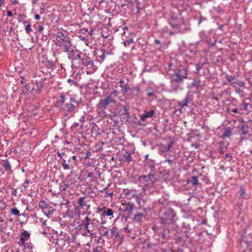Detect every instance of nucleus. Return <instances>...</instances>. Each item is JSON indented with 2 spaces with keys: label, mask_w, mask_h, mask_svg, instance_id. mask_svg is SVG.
I'll list each match as a JSON object with an SVG mask.
<instances>
[{
  "label": "nucleus",
  "mask_w": 252,
  "mask_h": 252,
  "mask_svg": "<svg viewBox=\"0 0 252 252\" xmlns=\"http://www.w3.org/2000/svg\"><path fill=\"white\" fill-rule=\"evenodd\" d=\"M173 63H168V66L170 70H173L174 72L169 74L170 79V86L173 91L182 89V85L184 83V80L188 78V69L183 65H180L175 68H172Z\"/></svg>",
  "instance_id": "1"
},
{
  "label": "nucleus",
  "mask_w": 252,
  "mask_h": 252,
  "mask_svg": "<svg viewBox=\"0 0 252 252\" xmlns=\"http://www.w3.org/2000/svg\"><path fill=\"white\" fill-rule=\"evenodd\" d=\"M162 10L164 12L163 17L168 19L169 25L174 31V32L169 31L168 34L169 35H173L177 33L182 34L186 32L188 29L185 23L184 19L181 16L180 14H171L170 17H169L168 13L169 12L170 13L171 12L165 7L163 8Z\"/></svg>",
  "instance_id": "2"
},
{
  "label": "nucleus",
  "mask_w": 252,
  "mask_h": 252,
  "mask_svg": "<svg viewBox=\"0 0 252 252\" xmlns=\"http://www.w3.org/2000/svg\"><path fill=\"white\" fill-rule=\"evenodd\" d=\"M176 212L171 208L161 211L159 222L162 228L168 232H176L178 225L176 223Z\"/></svg>",
  "instance_id": "3"
},
{
  "label": "nucleus",
  "mask_w": 252,
  "mask_h": 252,
  "mask_svg": "<svg viewBox=\"0 0 252 252\" xmlns=\"http://www.w3.org/2000/svg\"><path fill=\"white\" fill-rule=\"evenodd\" d=\"M80 102L76 101L75 98L70 97L69 101L65 103L61 109L64 112V116L67 117L69 115L71 116L74 114Z\"/></svg>",
  "instance_id": "4"
},
{
  "label": "nucleus",
  "mask_w": 252,
  "mask_h": 252,
  "mask_svg": "<svg viewBox=\"0 0 252 252\" xmlns=\"http://www.w3.org/2000/svg\"><path fill=\"white\" fill-rule=\"evenodd\" d=\"M139 182L143 185V191L144 192L148 189L154 186L156 181L154 173L150 172L148 175H141L138 178Z\"/></svg>",
  "instance_id": "5"
},
{
  "label": "nucleus",
  "mask_w": 252,
  "mask_h": 252,
  "mask_svg": "<svg viewBox=\"0 0 252 252\" xmlns=\"http://www.w3.org/2000/svg\"><path fill=\"white\" fill-rule=\"evenodd\" d=\"M118 95V92L114 90L109 94H106L103 98L100 99L97 104L99 108L105 109L111 103L115 104L117 102L115 97Z\"/></svg>",
  "instance_id": "6"
},
{
  "label": "nucleus",
  "mask_w": 252,
  "mask_h": 252,
  "mask_svg": "<svg viewBox=\"0 0 252 252\" xmlns=\"http://www.w3.org/2000/svg\"><path fill=\"white\" fill-rule=\"evenodd\" d=\"M194 220L193 219H187L182 223L181 232L184 234L187 238H189V233L190 231L195 228Z\"/></svg>",
  "instance_id": "7"
},
{
  "label": "nucleus",
  "mask_w": 252,
  "mask_h": 252,
  "mask_svg": "<svg viewBox=\"0 0 252 252\" xmlns=\"http://www.w3.org/2000/svg\"><path fill=\"white\" fill-rule=\"evenodd\" d=\"M55 45L58 47L56 51L59 54L63 52H65L68 54L72 49V43L71 39H70L66 41L65 40L63 42L62 41L58 42V44Z\"/></svg>",
  "instance_id": "8"
},
{
  "label": "nucleus",
  "mask_w": 252,
  "mask_h": 252,
  "mask_svg": "<svg viewBox=\"0 0 252 252\" xmlns=\"http://www.w3.org/2000/svg\"><path fill=\"white\" fill-rule=\"evenodd\" d=\"M39 207L41 209L44 215L48 217L52 216L54 212L56 210L53 207L50 206L45 200H41L39 202Z\"/></svg>",
  "instance_id": "9"
},
{
  "label": "nucleus",
  "mask_w": 252,
  "mask_h": 252,
  "mask_svg": "<svg viewBox=\"0 0 252 252\" xmlns=\"http://www.w3.org/2000/svg\"><path fill=\"white\" fill-rule=\"evenodd\" d=\"M40 68L43 73H51L55 68V64L53 62L46 59L42 61Z\"/></svg>",
  "instance_id": "10"
},
{
  "label": "nucleus",
  "mask_w": 252,
  "mask_h": 252,
  "mask_svg": "<svg viewBox=\"0 0 252 252\" xmlns=\"http://www.w3.org/2000/svg\"><path fill=\"white\" fill-rule=\"evenodd\" d=\"M108 239L114 238L122 243L123 239V235L120 233L119 229L116 226H113L109 229Z\"/></svg>",
  "instance_id": "11"
},
{
  "label": "nucleus",
  "mask_w": 252,
  "mask_h": 252,
  "mask_svg": "<svg viewBox=\"0 0 252 252\" xmlns=\"http://www.w3.org/2000/svg\"><path fill=\"white\" fill-rule=\"evenodd\" d=\"M62 166L64 170H70L73 168L74 163L72 161L70 158V155L67 154L65 157L63 158V161H62Z\"/></svg>",
  "instance_id": "12"
},
{
  "label": "nucleus",
  "mask_w": 252,
  "mask_h": 252,
  "mask_svg": "<svg viewBox=\"0 0 252 252\" xmlns=\"http://www.w3.org/2000/svg\"><path fill=\"white\" fill-rule=\"evenodd\" d=\"M78 227L80 229L84 228L88 232L90 233L91 235H93L92 227H91L90 219L88 216H86L83 220L81 221L80 225Z\"/></svg>",
  "instance_id": "13"
},
{
  "label": "nucleus",
  "mask_w": 252,
  "mask_h": 252,
  "mask_svg": "<svg viewBox=\"0 0 252 252\" xmlns=\"http://www.w3.org/2000/svg\"><path fill=\"white\" fill-rule=\"evenodd\" d=\"M81 54L82 53L79 51L74 50L72 48L70 52L67 54L68 59L71 61L72 62L77 60H79L81 61L82 58H83V57L81 56Z\"/></svg>",
  "instance_id": "14"
},
{
  "label": "nucleus",
  "mask_w": 252,
  "mask_h": 252,
  "mask_svg": "<svg viewBox=\"0 0 252 252\" xmlns=\"http://www.w3.org/2000/svg\"><path fill=\"white\" fill-rule=\"evenodd\" d=\"M192 101V96L187 94L185 98L182 101H178L177 102V106L181 107V108H184L185 106H188V104Z\"/></svg>",
  "instance_id": "15"
},
{
  "label": "nucleus",
  "mask_w": 252,
  "mask_h": 252,
  "mask_svg": "<svg viewBox=\"0 0 252 252\" xmlns=\"http://www.w3.org/2000/svg\"><path fill=\"white\" fill-rule=\"evenodd\" d=\"M82 63L87 67L88 69H93V70H95L96 69V66L94 65V63L89 58L86 57L85 58L83 57L81 61Z\"/></svg>",
  "instance_id": "16"
},
{
  "label": "nucleus",
  "mask_w": 252,
  "mask_h": 252,
  "mask_svg": "<svg viewBox=\"0 0 252 252\" xmlns=\"http://www.w3.org/2000/svg\"><path fill=\"white\" fill-rule=\"evenodd\" d=\"M202 176L203 175L201 173H200L197 176H193L191 177L190 179L187 180V184H191V187H197L199 185H201L199 182L198 178L202 177Z\"/></svg>",
  "instance_id": "17"
},
{
  "label": "nucleus",
  "mask_w": 252,
  "mask_h": 252,
  "mask_svg": "<svg viewBox=\"0 0 252 252\" xmlns=\"http://www.w3.org/2000/svg\"><path fill=\"white\" fill-rule=\"evenodd\" d=\"M57 38L55 40V44H58V42H60L61 41L63 42L64 41H66L68 39H71L68 35L63 33L62 32H59L57 33Z\"/></svg>",
  "instance_id": "18"
},
{
  "label": "nucleus",
  "mask_w": 252,
  "mask_h": 252,
  "mask_svg": "<svg viewBox=\"0 0 252 252\" xmlns=\"http://www.w3.org/2000/svg\"><path fill=\"white\" fill-rule=\"evenodd\" d=\"M30 235L31 234L29 232L26 230H24L23 232L21 233L19 244L20 246H25L26 242L30 238Z\"/></svg>",
  "instance_id": "19"
},
{
  "label": "nucleus",
  "mask_w": 252,
  "mask_h": 252,
  "mask_svg": "<svg viewBox=\"0 0 252 252\" xmlns=\"http://www.w3.org/2000/svg\"><path fill=\"white\" fill-rule=\"evenodd\" d=\"M125 198L127 200H131L135 197L137 193L136 189H124Z\"/></svg>",
  "instance_id": "20"
},
{
  "label": "nucleus",
  "mask_w": 252,
  "mask_h": 252,
  "mask_svg": "<svg viewBox=\"0 0 252 252\" xmlns=\"http://www.w3.org/2000/svg\"><path fill=\"white\" fill-rule=\"evenodd\" d=\"M120 160L123 162L129 163L132 161V157L131 153L129 152L126 151L125 154L120 155L119 157Z\"/></svg>",
  "instance_id": "21"
},
{
  "label": "nucleus",
  "mask_w": 252,
  "mask_h": 252,
  "mask_svg": "<svg viewBox=\"0 0 252 252\" xmlns=\"http://www.w3.org/2000/svg\"><path fill=\"white\" fill-rule=\"evenodd\" d=\"M154 45L156 46L157 49L159 50L165 49L167 48L168 44L165 42H161L158 39H155L154 41Z\"/></svg>",
  "instance_id": "22"
},
{
  "label": "nucleus",
  "mask_w": 252,
  "mask_h": 252,
  "mask_svg": "<svg viewBox=\"0 0 252 252\" xmlns=\"http://www.w3.org/2000/svg\"><path fill=\"white\" fill-rule=\"evenodd\" d=\"M124 212L126 214H127V218H128L132 213V210L134 208V204L133 203L128 202L124 205Z\"/></svg>",
  "instance_id": "23"
},
{
  "label": "nucleus",
  "mask_w": 252,
  "mask_h": 252,
  "mask_svg": "<svg viewBox=\"0 0 252 252\" xmlns=\"http://www.w3.org/2000/svg\"><path fill=\"white\" fill-rule=\"evenodd\" d=\"M89 196L85 195V196L80 197L79 198L77 204L81 209H83L85 206H87V202L89 201Z\"/></svg>",
  "instance_id": "24"
},
{
  "label": "nucleus",
  "mask_w": 252,
  "mask_h": 252,
  "mask_svg": "<svg viewBox=\"0 0 252 252\" xmlns=\"http://www.w3.org/2000/svg\"><path fill=\"white\" fill-rule=\"evenodd\" d=\"M155 114V111L151 109L149 111L145 110L144 113L141 115L140 119L141 121L144 122L148 118H152Z\"/></svg>",
  "instance_id": "25"
},
{
  "label": "nucleus",
  "mask_w": 252,
  "mask_h": 252,
  "mask_svg": "<svg viewBox=\"0 0 252 252\" xmlns=\"http://www.w3.org/2000/svg\"><path fill=\"white\" fill-rule=\"evenodd\" d=\"M134 5L136 8V13L140 12L145 8V3L143 0H138L134 3Z\"/></svg>",
  "instance_id": "26"
},
{
  "label": "nucleus",
  "mask_w": 252,
  "mask_h": 252,
  "mask_svg": "<svg viewBox=\"0 0 252 252\" xmlns=\"http://www.w3.org/2000/svg\"><path fill=\"white\" fill-rule=\"evenodd\" d=\"M238 133L240 135H246L248 132V126L245 124L238 126Z\"/></svg>",
  "instance_id": "27"
},
{
  "label": "nucleus",
  "mask_w": 252,
  "mask_h": 252,
  "mask_svg": "<svg viewBox=\"0 0 252 252\" xmlns=\"http://www.w3.org/2000/svg\"><path fill=\"white\" fill-rule=\"evenodd\" d=\"M7 222L2 217L0 218V231L4 234L6 233V229L8 226ZM7 234H8V233H7Z\"/></svg>",
  "instance_id": "28"
},
{
  "label": "nucleus",
  "mask_w": 252,
  "mask_h": 252,
  "mask_svg": "<svg viewBox=\"0 0 252 252\" xmlns=\"http://www.w3.org/2000/svg\"><path fill=\"white\" fill-rule=\"evenodd\" d=\"M1 165L4 168L5 171L7 172L11 171V166L10 162L8 159H5L2 160L1 163Z\"/></svg>",
  "instance_id": "29"
},
{
  "label": "nucleus",
  "mask_w": 252,
  "mask_h": 252,
  "mask_svg": "<svg viewBox=\"0 0 252 252\" xmlns=\"http://www.w3.org/2000/svg\"><path fill=\"white\" fill-rule=\"evenodd\" d=\"M65 100L64 95L63 94L60 95V99L56 102L55 106L57 108H60L61 109L64 105L63 103L65 102Z\"/></svg>",
  "instance_id": "30"
},
{
  "label": "nucleus",
  "mask_w": 252,
  "mask_h": 252,
  "mask_svg": "<svg viewBox=\"0 0 252 252\" xmlns=\"http://www.w3.org/2000/svg\"><path fill=\"white\" fill-rule=\"evenodd\" d=\"M99 221L96 219H90V224L91 227H92V232L94 229H99L98 227L99 226Z\"/></svg>",
  "instance_id": "31"
},
{
  "label": "nucleus",
  "mask_w": 252,
  "mask_h": 252,
  "mask_svg": "<svg viewBox=\"0 0 252 252\" xmlns=\"http://www.w3.org/2000/svg\"><path fill=\"white\" fill-rule=\"evenodd\" d=\"M35 87V85L33 83L30 82L25 84L24 89L27 92L32 93L34 91Z\"/></svg>",
  "instance_id": "32"
},
{
  "label": "nucleus",
  "mask_w": 252,
  "mask_h": 252,
  "mask_svg": "<svg viewBox=\"0 0 252 252\" xmlns=\"http://www.w3.org/2000/svg\"><path fill=\"white\" fill-rule=\"evenodd\" d=\"M98 230L101 236H104L108 239L109 229H107V228L104 226H100Z\"/></svg>",
  "instance_id": "33"
},
{
  "label": "nucleus",
  "mask_w": 252,
  "mask_h": 252,
  "mask_svg": "<svg viewBox=\"0 0 252 252\" xmlns=\"http://www.w3.org/2000/svg\"><path fill=\"white\" fill-rule=\"evenodd\" d=\"M145 218V215L141 213H137L134 215L133 220L138 223H141L143 219Z\"/></svg>",
  "instance_id": "34"
},
{
  "label": "nucleus",
  "mask_w": 252,
  "mask_h": 252,
  "mask_svg": "<svg viewBox=\"0 0 252 252\" xmlns=\"http://www.w3.org/2000/svg\"><path fill=\"white\" fill-rule=\"evenodd\" d=\"M145 166L150 169V172L154 173V170L155 168V163L154 160H150L149 161H147V162L145 163Z\"/></svg>",
  "instance_id": "35"
},
{
  "label": "nucleus",
  "mask_w": 252,
  "mask_h": 252,
  "mask_svg": "<svg viewBox=\"0 0 252 252\" xmlns=\"http://www.w3.org/2000/svg\"><path fill=\"white\" fill-rule=\"evenodd\" d=\"M120 115H125L126 116V118H130V113L129 112V106L127 105H125L123 106V110L120 112Z\"/></svg>",
  "instance_id": "36"
},
{
  "label": "nucleus",
  "mask_w": 252,
  "mask_h": 252,
  "mask_svg": "<svg viewBox=\"0 0 252 252\" xmlns=\"http://www.w3.org/2000/svg\"><path fill=\"white\" fill-rule=\"evenodd\" d=\"M92 132L93 133H95L97 135H100L102 133V131L95 124H93L92 127Z\"/></svg>",
  "instance_id": "37"
},
{
  "label": "nucleus",
  "mask_w": 252,
  "mask_h": 252,
  "mask_svg": "<svg viewBox=\"0 0 252 252\" xmlns=\"http://www.w3.org/2000/svg\"><path fill=\"white\" fill-rule=\"evenodd\" d=\"M66 244V240L64 239L59 238L56 239L55 246L64 247Z\"/></svg>",
  "instance_id": "38"
},
{
  "label": "nucleus",
  "mask_w": 252,
  "mask_h": 252,
  "mask_svg": "<svg viewBox=\"0 0 252 252\" xmlns=\"http://www.w3.org/2000/svg\"><path fill=\"white\" fill-rule=\"evenodd\" d=\"M158 153L159 155H163L165 152H168L166 148V146L163 144H160L158 146Z\"/></svg>",
  "instance_id": "39"
},
{
  "label": "nucleus",
  "mask_w": 252,
  "mask_h": 252,
  "mask_svg": "<svg viewBox=\"0 0 252 252\" xmlns=\"http://www.w3.org/2000/svg\"><path fill=\"white\" fill-rule=\"evenodd\" d=\"M98 51H97V52L94 53L95 55L97 56V58H100L99 60V62H102L105 59L106 55L104 51L101 50L100 52V54H99Z\"/></svg>",
  "instance_id": "40"
},
{
  "label": "nucleus",
  "mask_w": 252,
  "mask_h": 252,
  "mask_svg": "<svg viewBox=\"0 0 252 252\" xmlns=\"http://www.w3.org/2000/svg\"><path fill=\"white\" fill-rule=\"evenodd\" d=\"M232 134V131L230 128H226L222 135V138L225 139L226 137H229Z\"/></svg>",
  "instance_id": "41"
},
{
  "label": "nucleus",
  "mask_w": 252,
  "mask_h": 252,
  "mask_svg": "<svg viewBox=\"0 0 252 252\" xmlns=\"http://www.w3.org/2000/svg\"><path fill=\"white\" fill-rule=\"evenodd\" d=\"M28 21H24L23 24L25 26V31L28 34H30L31 32H32V30L31 28V25L28 24Z\"/></svg>",
  "instance_id": "42"
},
{
  "label": "nucleus",
  "mask_w": 252,
  "mask_h": 252,
  "mask_svg": "<svg viewBox=\"0 0 252 252\" xmlns=\"http://www.w3.org/2000/svg\"><path fill=\"white\" fill-rule=\"evenodd\" d=\"M124 40V45L126 47H128L131 45V44L133 43L134 42L133 39L131 37H128L127 38V39H125L123 38Z\"/></svg>",
  "instance_id": "43"
},
{
  "label": "nucleus",
  "mask_w": 252,
  "mask_h": 252,
  "mask_svg": "<svg viewBox=\"0 0 252 252\" xmlns=\"http://www.w3.org/2000/svg\"><path fill=\"white\" fill-rule=\"evenodd\" d=\"M172 233V232H168L167 230L163 229V231L160 233V236L163 239H168L171 237L170 234Z\"/></svg>",
  "instance_id": "44"
},
{
  "label": "nucleus",
  "mask_w": 252,
  "mask_h": 252,
  "mask_svg": "<svg viewBox=\"0 0 252 252\" xmlns=\"http://www.w3.org/2000/svg\"><path fill=\"white\" fill-rule=\"evenodd\" d=\"M143 196L142 192L136 193V195L135 196V199L136 203L139 205V206H141V200L142 199Z\"/></svg>",
  "instance_id": "45"
},
{
  "label": "nucleus",
  "mask_w": 252,
  "mask_h": 252,
  "mask_svg": "<svg viewBox=\"0 0 252 252\" xmlns=\"http://www.w3.org/2000/svg\"><path fill=\"white\" fill-rule=\"evenodd\" d=\"M207 42L210 47H213L216 45L217 40L214 37H213L212 39L211 38L207 37Z\"/></svg>",
  "instance_id": "46"
},
{
  "label": "nucleus",
  "mask_w": 252,
  "mask_h": 252,
  "mask_svg": "<svg viewBox=\"0 0 252 252\" xmlns=\"http://www.w3.org/2000/svg\"><path fill=\"white\" fill-rule=\"evenodd\" d=\"M33 28L36 31L35 33H36L37 32H40L44 30L43 26L40 25V24L38 22L36 23L33 25Z\"/></svg>",
  "instance_id": "47"
},
{
  "label": "nucleus",
  "mask_w": 252,
  "mask_h": 252,
  "mask_svg": "<svg viewBox=\"0 0 252 252\" xmlns=\"http://www.w3.org/2000/svg\"><path fill=\"white\" fill-rule=\"evenodd\" d=\"M224 62L222 57L220 55L218 56L214 61L215 63L217 65L222 64L224 63Z\"/></svg>",
  "instance_id": "48"
},
{
  "label": "nucleus",
  "mask_w": 252,
  "mask_h": 252,
  "mask_svg": "<svg viewBox=\"0 0 252 252\" xmlns=\"http://www.w3.org/2000/svg\"><path fill=\"white\" fill-rule=\"evenodd\" d=\"M113 213L114 211L112 209L108 208L106 211H103V214H102V215L113 217Z\"/></svg>",
  "instance_id": "49"
},
{
  "label": "nucleus",
  "mask_w": 252,
  "mask_h": 252,
  "mask_svg": "<svg viewBox=\"0 0 252 252\" xmlns=\"http://www.w3.org/2000/svg\"><path fill=\"white\" fill-rule=\"evenodd\" d=\"M201 85V81L199 79H194L193 82L191 83V85L192 87H195L196 89H198Z\"/></svg>",
  "instance_id": "50"
},
{
  "label": "nucleus",
  "mask_w": 252,
  "mask_h": 252,
  "mask_svg": "<svg viewBox=\"0 0 252 252\" xmlns=\"http://www.w3.org/2000/svg\"><path fill=\"white\" fill-rule=\"evenodd\" d=\"M122 88V91L123 94L127 93L129 91H130L131 89V88L129 87V85L128 83L123 85Z\"/></svg>",
  "instance_id": "51"
},
{
  "label": "nucleus",
  "mask_w": 252,
  "mask_h": 252,
  "mask_svg": "<svg viewBox=\"0 0 252 252\" xmlns=\"http://www.w3.org/2000/svg\"><path fill=\"white\" fill-rule=\"evenodd\" d=\"M204 64V63H198L195 64H194L196 68L195 70L194 71V72L196 73H198L199 71L202 68Z\"/></svg>",
  "instance_id": "52"
},
{
  "label": "nucleus",
  "mask_w": 252,
  "mask_h": 252,
  "mask_svg": "<svg viewBox=\"0 0 252 252\" xmlns=\"http://www.w3.org/2000/svg\"><path fill=\"white\" fill-rule=\"evenodd\" d=\"M225 79L228 81V82L230 83L231 82L234 81V80H236L237 81V80L236 79V77L235 76L231 75H228L226 74L225 76Z\"/></svg>",
  "instance_id": "53"
},
{
  "label": "nucleus",
  "mask_w": 252,
  "mask_h": 252,
  "mask_svg": "<svg viewBox=\"0 0 252 252\" xmlns=\"http://www.w3.org/2000/svg\"><path fill=\"white\" fill-rule=\"evenodd\" d=\"M10 214L16 216H21V214H20V211L16 208L11 209L10 210Z\"/></svg>",
  "instance_id": "54"
},
{
  "label": "nucleus",
  "mask_w": 252,
  "mask_h": 252,
  "mask_svg": "<svg viewBox=\"0 0 252 252\" xmlns=\"http://www.w3.org/2000/svg\"><path fill=\"white\" fill-rule=\"evenodd\" d=\"M158 202L160 204L165 206L168 204V201L164 197H161L158 199Z\"/></svg>",
  "instance_id": "55"
},
{
  "label": "nucleus",
  "mask_w": 252,
  "mask_h": 252,
  "mask_svg": "<svg viewBox=\"0 0 252 252\" xmlns=\"http://www.w3.org/2000/svg\"><path fill=\"white\" fill-rule=\"evenodd\" d=\"M240 196V198H245L246 195V190L244 189L243 187H241L239 191Z\"/></svg>",
  "instance_id": "56"
},
{
  "label": "nucleus",
  "mask_w": 252,
  "mask_h": 252,
  "mask_svg": "<svg viewBox=\"0 0 252 252\" xmlns=\"http://www.w3.org/2000/svg\"><path fill=\"white\" fill-rule=\"evenodd\" d=\"M248 106V103L246 102H243L242 103L240 104L238 106L240 110H247Z\"/></svg>",
  "instance_id": "57"
},
{
  "label": "nucleus",
  "mask_w": 252,
  "mask_h": 252,
  "mask_svg": "<svg viewBox=\"0 0 252 252\" xmlns=\"http://www.w3.org/2000/svg\"><path fill=\"white\" fill-rule=\"evenodd\" d=\"M67 82L71 83V85L75 87H78L79 86V84L78 83V81L75 80V79H68L67 80Z\"/></svg>",
  "instance_id": "58"
},
{
  "label": "nucleus",
  "mask_w": 252,
  "mask_h": 252,
  "mask_svg": "<svg viewBox=\"0 0 252 252\" xmlns=\"http://www.w3.org/2000/svg\"><path fill=\"white\" fill-rule=\"evenodd\" d=\"M140 90H141L140 87H139V85H137L135 87L131 88L130 91L132 92L136 91V94L138 95L139 94V93L140 92Z\"/></svg>",
  "instance_id": "59"
},
{
  "label": "nucleus",
  "mask_w": 252,
  "mask_h": 252,
  "mask_svg": "<svg viewBox=\"0 0 252 252\" xmlns=\"http://www.w3.org/2000/svg\"><path fill=\"white\" fill-rule=\"evenodd\" d=\"M73 213L75 217H79L81 214L80 211L79 210V208L77 207H75V208L73 211Z\"/></svg>",
  "instance_id": "60"
},
{
  "label": "nucleus",
  "mask_w": 252,
  "mask_h": 252,
  "mask_svg": "<svg viewBox=\"0 0 252 252\" xmlns=\"http://www.w3.org/2000/svg\"><path fill=\"white\" fill-rule=\"evenodd\" d=\"M36 86V94L40 93L42 88L43 87V85L41 83H36L35 84Z\"/></svg>",
  "instance_id": "61"
},
{
  "label": "nucleus",
  "mask_w": 252,
  "mask_h": 252,
  "mask_svg": "<svg viewBox=\"0 0 252 252\" xmlns=\"http://www.w3.org/2000/svg\"><path fill=\"white\" fill-rule=\"evenodd\" d=\"M101 191H104L106 193V195L105 197H106L107 196H110V197H112L113 196V192H109L108 189L107 187L104 188L103 190H101Z\"/></svg>",
  "instance_id": "62"
},
{
  "label": "nucleus",
  "mask_w": 252,
  "mask_h": 252,
  "mask_svg": "<svg viewBox=\"0 0 252 252\" xmlns=\"http://www.w3.org/2000/svg\"><path fill=\"white\" fill-rule=\"evenodd\" d=\"M26 15L24 14H20L18 16V21L19 22H21L23 20H24L26 18Z\"/></svg>",
  "instance_id": "63"
},
{
  "label": "nucleus",
  "mask_w": 252,
  "mask_h": 252,
  "mask_svg": "<svg viewBox=\"0 0 252 252\" xmlns=\"http://www.w3.org/2000/svg\"><path fill=\"white\" fill-rule=\"evenodd\" d=\"M209 157L213 159H215L216 158V155L215 154L216 153V152L215 151H210L209 152Z\"/></svg>",
  "instance_id": "64"
}]
</instances>
